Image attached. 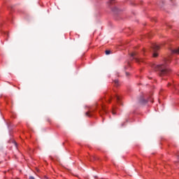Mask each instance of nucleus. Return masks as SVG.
Here are the masks:
<instances>
[{"label":"nucleus","instance_id":"f257e3e1","mask_svg":"<svg viewBox=\"0 0 179 179\" xmlns=\"http://www.w3.org/2000/svg\"><path fill=\"white\" fill-rule=\"evenodd\" d=\"M153 68H155V71H159L160 76H164L166 75H169V72H170V70L167 69V66L166 65V64L156 65V66H154Z\"/></svg>","mask_w":179,"mask_h":179},{"label":"nucleus","instance_id":"f03ea898","mask_svg":"<svg viewBox=\"0 0 179 179\" xmlns=\"http://www.w3.org/2000/svg\"><path fill=\"white\" fill-rule=\"evenodd\" d=\"M137 55L138 53H136V52L130 54V56L131 57V58H133V59H135L136 62H142V59L139 58Z\"/></svg>","mask_w":179,"mask_h":179},{"label":"nucleus","instance_id":"7ed1b4c3","mask_svg":"<svg viewBox=\"0 0 179 179\" xmlns=\"http://www.w3.org/2000/svg\"><path fill=\"white\" fill-rule=\"evenodd\" d=\"M152 50L154 51L153 57L155 58H156V57H157V55H158L157 53L156 52V51H158V50H160V46H159V45H153Z\"/></svg>","mask_w":179,"mask_h":179},{"label":"nucleus","instance_id":"20e7f679","mask_svg":"<svg viewBox=\"0 0 179 179\" xmlns=\"http://www.w3.org/2000/svg\"><path fill=\"white\" fill-rule=\"evenodd\" d=\"M139 101L141 104H146V103H148V101L145 100L143 97L141 98Z\"/></svg>","mask_w":179,"mask_h":179},{"label":"nucleus","instance_id":"39448f33","mask_svg":"<svg viewBox=\"0 0 179 179\" xmlns=\"http://www.w3.org/2000/svg\"><path fill=\"white\" fill-rule=\"evenodd\" d=\"M172 54H179V48L175 49V50H171Z\"/></svg>","mask_w":179,"mask_h":179},{"label":"nucleus","instance_id":"423d86ee","mask_svg":"<svg viewBox=\"0 0 179 179\" xmlns=\"http://www.w3.org/2000/svg\"><path fill=\"white\" fill-rule=\"evenodd\" d=\"M115 98H116L117 103L120 104L121 103V97L118 95H116Z\"/></svg>","mask_w":179,"mask_h":179},{"label":"nucleus","instance_id":"0eeeda50","mask_svg":"<svg viewBox=\"0 0 179 179\" xmlns=\"http://www.w3.org/2000/svg\"><path fill=\"white\" fill-rule=\"evenodd\" d=\"M114 83L116 87H118V86H120V82L118 81V80H115Z\"/></svg>","mask_w":179,"mask_h":179},{"label":"nucleus","instance_id":"6e6552de","mask_svg":"<svg viewBox=\"0 0 179 179\" xmlns=\"http://www.w3.org/2000/svg\"><path fill=\"white\" fill-rule=\"evenodd\" d=\"M85 115L86 117H92V115H90V111L86 112Z\"/></svg>","mask_w":179,"mask_h":179},{"label":"nucleus","instance_id":"1a4fd4ad","mask_svg":"<svg viewBox=\"0 0 179 179\" xmlns=\"http://www.w3.org/2000/svg\"><path fill=\"white\" fill-rule=\"evenodd\" d=\"M105 52H106V55H110L111 51H110V50H106Z\"/></svg>","mask_w":179,"mask_h":179},{"label":"nucleus","instance_id":"9d476101","mask_svg":"<svg viewBox=\"0 0 179 179\" xmlns=\"http://www.w3.org/2000/svg\"><path fill=\"white\" fill-rule=\"evenodd\" d=\"M126 76H129V73L126 72Z\"/></svg>","mask_w":179,"mask_h":179},{"label":"nucleus","instance_id":"9b49d317","mask_svg":"<svg viewBox=\"0 0 179 179\" xmlns=\"http://www.w3.org/2000/svg\"><path fill=\"white\" fill-rule=\"evenodd\" d=\"M29 179H36V178H34V177H33V176H30Z\"/></svg>","mask_w":179,"mask_h":179},{"label":"nucleus","instance_id":"f8f14e48","mask_svg":"<svg viewBox=\"0 0 179 179\" xmlns=\"http://www.w3.org/2000/svg\"><path fill=\"white\" fill-rule=\"evenodd\" d=\"M113 1H114V0H110L109 3H111L113 2Z\"/></svg>","mask_w":179,"mask_h":179},{"label":"nucleus","instance_id":"ddd939ff","mask_svg":"<svg viewBox=\"0 0 179 179\" xmlns=\"http://www.w3.org/2000/svg\"><path fill=\"white\" fill-rule=\"evenodd\" d=\"M148 101H151V103H152V99H149Z\"/></svg>","mask_w":179,"mask_h":179},{"label":"nucleus","instance_id":"4468645a","mask_svg":"<svg viewBox=\"0 0 179 179\" xmlns=\"http://www.w3.org/2000/svg\"><path fill=\"white\" fill-rule=\"evenodd\" d=\"M112 113L113 114V115H115V113L114 111H113Z\"/></svg>","mask_w":179,"mask_h":179},{"label":"nucleus","instance_id":"2eb2a0df","mask_svg":"<svg viewBox=\"0 0 179 179\" xmlns=\"http://www.w3.org/2000/svg\"><path fill=\"white\" fill-rule=\"evenodd\" d=\"M45 179H47V178H45Z\"/></svg>","mask_w":179,"mask_h":179}]
</instances>
